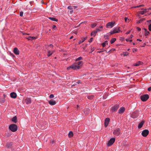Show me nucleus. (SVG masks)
I'll list each match as a JSON object with an SVG mask.
<instances>
[{
    "label": "nucleus",
    "instance_id": "f257e3e1",
    "mask_svg": "<svg viewBox=\"0 0 151 151\" xmlns=\"http://www.w3.org/2000/svg\"><path fill=\"white\" fill-rule=\"evenodd\" d=\"M83 64V62L82 61H78L72 65L68 67L67 69L68 70L71 68L73 70H76L79 69V68Z\"/></svg>",
    "mask_w": 151,
    "mask_h": 151
},
{
    "label": "nucleus",
    "instance_id": "f03ea898",
    "mask_svg": "<svg viewBox=\"0 0 151 151\" xmlns=\"http://www.w3.org/2000/svg\"><path fill=\"white\" fill-rule=\"evenodd\" d=\"M9 128L12 131L15 132L17 130V127L15 124H12L9 126Z\"/></svg>",
    "mask_w": 151,
    "mask_h": 151
},
{
    "label": "nucleus",
    "instance_id": "7ed1b4c3",
    "mask_svg": "<svg viewBox=\"0 0 151 151\" xmlns=\"http://www.w3.org/2000/svg\"><path fill=\"white\" fill-rule=\"evenodd\" d=\"M115 24V22H109L106 24V27L108 28H111L113 27Z\"/></svg>",
    "mask_w": 151,
    "mask_h": 151
},
{
    "label": "nucleus",
    "instance_id": "20e7f679",
    "mask_svg": "<svg viewBox=\"0 0 151 151\" xmlns=\"http://www.w3.org/2000/svg\"><path fill=\"white\" fill-rule=\"evenodd\" d=\"M149 96L147 94L141 96V99L143 101H145L149 98Z\"/></svg>",
    "mask_w": 151,
    "mask_h": 151
},
{
    "label": "nucleus",
    "instance_id": "39448f33",
    "mask_svg": "<svg viewBox=\"0 0 151 151\" xmlns=\"http://www.w3.org/2000/svg\"><path fill=\"white\" fill-rule=\"evenodd\" d=\"M114 134L116 136H119L120 134V130L119 128L115 129L113 132Z\"/></svg>",
    "mask_w": 151,
    "mask_h": 151
},
{
    "label": "nucleus",
    "instance_id": "423d86ee",
    "mask_svg": "<svg viewBox=\"0 0 151 151\" xmlns=\"http://www.w3.org/2000/svg\"><path fill=\"white\" fill-rule=\"evenodd\" d=\"M115 140V139L114 138H112L111 139L108 143V146H109L112 145L114 142Z\"/></svg>",
    "mask_w": 151,
    "mask_h": 151
},
{
    "label": "nucleus",
    "instance_id": "0eeeda50",
    "mask_svg": "<svg viewBox=\"0 0 151 151\" xmlns=\"http://www.w3.org/2000/svg\"><path fill=\"white\" fill-rule=\"evenodd\" d=\"M119 27H118L117 29L116 28H114L113 31L110 32L111 34H113L115 33L119 32L120 31L119 29Z\"/></svg>",
    "mask_w": 151,
    "mask_h": 151
},
{
    "label": "nucleus",
    "instance_id": "6e6552de",
    "mask_svg": "<svg viewBox=\"0 0 151 151\" xmlns=\"http://www.w3.org/2000/svg\"><path fill=\"white\" fill-rule=\"evenodd\" d=\"M149 134V131L147 130H143L142 133V135L144 137H146Z\"/></svg>",
    "mask_w": 151,
    "mask_h": 151
},
{
    "label": "nucleus",
    "instance_id": "1a4fd4ad",
    "mask_svg": "<svg viewBox=\"0 0 151 151\" xmlns=\"http://www.w3.org/2000/svg\"><path fill=\"white\" fill-rule=\"evenodd\" d=\"M99 31H100L99 29L98 28L96 29L95 30H94L91 32V36H95L97 33Z\"/></svg>",
    "mask_w": 151,
    "mask_h": 151
},
{
    "label": "nucleus",
    "instance_id": "9d476101",
    "mask_svg": "<svg viewBox=\"0 0 151 151\" xmlns=\"http://www.w3.org/2000/svg\"><path fill=\"white\" fill-rule=\"evenodd\" d=\"M110 119L109 118H106L105 121L104 126L105 127H106L108 125L110 121Z\"/></svg>",
    "mask_w": 151,
    "mask_h": 151
},
{
    "label": "nucleus",
    "instance_id": "9b49d317",
    "mask_svg": "<svg viewBox=\"0 0 151 151\" xmlns=\"http://www.w3.org/2000/svg\"><path fill=\"white\" fill-rule=\"evenodd\" d=\"M138 116V113L137 111H136L133 112L132 114V117L133 118H135Z\"/></svg>",
    "mask_w": 151,
    "mask_h": 151
},
{
    "label": "nucleus",
    "instance_id": "f8f14e48",
    "mask_svg": "<svg viewBox=\"0 0 151 151\" xmlns=\"http://www.w3.org/2000/svg\"><path fill=\"white\" fill-rule=\"evenodd\" d=\"M119 108V105H116L112 108L111 109V111L112 112H114L115 111H116Z\"/></svg>",
    "mask_w": 151,
    "mask_h": 151
},
{
    "label": "nucleus",
    "instance_id": "ddd939ff",
    "mask_svg": "<svg viewBox=\"0 0 151 151\" xmlns=\"http://www.w3.org/2000/svg\"><path fill=\"white\" fill-rule=\"evenodd\" d=\"M13 51L15 54L16 55H18L19 54V51L17 48H14V49Z\"/></svg>",
    "mask_w": 151,
    "mask_h": 151
},
{
    "label": "nucleus",
    "instance_id": "4468645a",
    "mask_svg": "<svg viewBox=\"0 0 151 151\" xmlns=\"http://www.w3.org/2000/svg\"><path fill=\"white\" fill-rule=\"evenodd\" d=\"M143 63L142 62L140 61H138L137 63L134 64L133 65L134 66H139V65H142L143 64Z\"/></svg>",
    "mask_w": 151,
    "mask_h": 151
},
{
    "label": "nucleus",
    "instance_id": "2eb2a0df",
    "mask_svg": "<svg viewBox=\"0 0 151 151\" xmlns=\"http://www.w3.org/2000/svg\"><path fill=\"white\" fill-rule=\"evenodd\" d=\"M125 109L124 107L120 108L119 110V113L120 114H122L124 111Z\"/></svg>",
    "mask_w": 151,
    "mask_h": 151
},
{
    "label": "nucleus",
    "instance_id": "dca6fc26",
    "mask_svg": "<svg viewBox=\"0 0 151 151\" xmlns=\"http://www.w3.org/2000/svg\"><path fill=\"white\" fill-rule=\"evenodd\" d=\"M49 102L50 104L52 105H54L56 104V101L53 99H51L49 101Z\"/></svg>",
    "mask_w": 151,
    "mask_h": 151
},
{
    "label": "nucleus",
    "instance_id": "f3484780",
    "mask_svg": "<svg viewBox=\"0 0 151 151\" xmlns=\"http://www.w3.org/2000/svg\"><path fill=\"white\" fill-rule=\"evenodd\" d=\"M17 95L14 92H12L10 93L11 97L13 98H15L17 97Z\"/></svg>",
    "mask_w": 151,
    "mask_h": 151
},
{
    "label": "nucleus",
    "instance_id": "a211bd4d",
    "mask_svg": "<svg viewBox=\"0 0 151 151\" xmlns=\"http://www.w3.org/2000/svg\"><path fill=\"white\" fill-rule=\"evenodd\" d=\"M25 101L27 104H29L31 103V100L30 98H27L26 99Z\"/></svg>",
    "mask_w": 151,
    "mask_h": 151
},
{
    "label": "nucleus",
    "instance_id": "6ab92c4d",
    "mask_svg": "<svg viewBox=\"0 0 151 151\" xmlns=\"http://www.w3.org/2000/svg\"><path fill=\"white\" fill-rule=\"evenodd\" d=\"M77 8V7L76 6H69L68 7V9L70 10H73V9H75L76 8Z\"/></svg>",
    "mask_w": 151,
    "mask_h": 151
},
{
    "label": "nucleus",
    "instance_id": "aec40b11",
    "mask_svg": "<svg viewBox=\"0 0 151 151\" xmlns=\"http://www.w3.org/2000/svg\"><path fill=\"white\" fill-rule=\"evenodd\" d=\"M144 123V122L143 121H142L138 125V127L139 129L141 128L142 126Z\"/></svg>",
    "mask_w": 151,
    "mask_h": 151
},
{
    "label": "nucleus",
    "instance_id": "412c9836",
    "mask_svg": "<svg viewBox=\"0 0 151 151\" xmlns=\"http://www.w3.org/2000/svg\"><path fill=\"white\" fill-rule=\"evenodd\" d=\"M12 144L11 142L8 143L6 144V147L8 148H10L12 147Z\"/></svg>",
    "mask_w": 151,
    "mask_h": 151
},
{
    "label": "nucleus",
    "instance_id": "4be33fe9",
    "mask_svg": "<svg viewBox=\"0 0 151 151\" xmlns=\"http://www.w3.org/2000/svg\"><path fill=\"white\" fill-rule=\"evenodd\" d=\"M147 9H145L139 12V13L141 14H143L146 12Z\"/></svg>",
    "mask_w": 151,
    "mask_h": 151
},
{
    "label": "nucleus",
    "instance_id": "5701e85b",
    "mask_svg": "<svg viewBox=\"0 0 151 151\" xmlns=\"http://www.w3.org/2000/svg\"><path fill=\"white\" fill-rule=\"evenodd\" d=\"M89 110L88 108L85 109L83 110V112L85 114H87L89 113Z\"/></svg>",
    "mask_w": 151,
    "mask_h": 151
},
{
    "label": "nucleus",
    "instance_id": "b1692460",
    "mask_svg": "<svg viewBox=\"0 0 151 151\" xmlns=\"http://www.w3.org/2000/svg\"><path fill=\"white\" fill-rule=\"evenodd\" d=\"M48 18L52 21L55 22H57L58 21V20L57 19L54 17H49Z\"/></svg>",
    "mask_w": 151,
    "mask_h": 151
},
{
    "label": "nucleus",
    "instance_id": "393cba45",
    "mask_svg": "<svg viewBox=\"0 0 151 151\" xmlns=\"http://www.w3.org/2000/svg\"><path fill=\"white\" fill-rule=\"evenodd\" d=\"M12 122H14L15 123H16L17 122V118L16 116H15L14 117H13L12 118Z\"/></svg>",
    "mask_w": 151,
    "mask_h": 151
},
{
    "label": "nucleus",
    "instance_id": "a878e982",
    "mask_svg": "<svg viewBox=\"0 0 151 151\" xmlns=\"http://www.w3.org/2000/svg\"><path fill=\"white\" fill-rule=\"evenodd\" d=\"M108 41H105L102 44V46L103 47H104L106 45H108Z\"/></svg>",
    "mask_w": 151,
    "mask_h": 151
},
{
    "label": "nucleus",
    "instance_id": "bb28decb",
    "mask_svg": "<svg viewBox=\"0 0 151 151\" xmlns=\"http://www.w3.org/2000/svg\"><path fill=\"white\" fill-rule=\"evenodd\" d=\"M27 39L29 40H32L35 39V37H34L29 36L28 37Z\"/></svg>",
    "mask_w": 151,
    "mask_h": 151
},
{
    "label": "nucleus",
    "instance_id": "cd10ccee",
    "mask_svg": "<svg viewBox=\"0 0 151 151\" xmlns=\"http://www.w3.org/2000/svg\"><path fill=\"white\" fill-rule=\"evenodd\" d=\"M144 30L145 31V36L148 35L150 34V32L148 31H147V29H144Z\"/></svg>",
    "mask_w": 151,
    "mask_h": 151
},
{
    "label": "nucleus",
    "instance_id": "c85d7f7f",
    "mask_svg": "<svg viewBox=\"0 0 151 151\" xmlns=\"http://www.w3.org/2000/svg\"><path fill=\"white\" fill-rule=\"evenodd\" d=\"M5 101V99L4 98H1L0 99V102L1 103H3Z\"/></svg>",
    "mask_w": 151,
    "mask_h": 151
},
{
    "label": "nucleus",
    "instance_id": "c756f323",
    "mask_svg": "<svg viewBox=\"0 0 151 151\" xmlns=\"http://www.w3.org/2000/svg\"><path fill=\"white\" fill-rule=\"evenodd\" d=\"M86 40V39L84 38H82V40H80L78 42V44H80L81 43L83 42Z\"/></svg>",
    "mask_w": 151,
    "mask_h": 151
},
{
    "label": "nucleus",
    "instance_id": "7c9ffc66",
    "mask_svg": "<svg viewBox=\"0 0 151 151\" xmlns=\"http://www.w3.org/2000/svg\"><path fill=\"white\" fill-rule=\"evenodd\" d=\"M73 132L71 131H70L69 132L68 134V136L69 137H73Z\"/></svg>",
    "mask_w": 151,
    "mask_h": 151
},
{
    "label": "nucleus",
    "instance_id": "2f4dec72",
    "mask_svg": "<svg viewBox=\"0 0 151 151\" xmlns=\"http://www.w3.org/2000/svg\"><path fill=\"white\" fill-rule=\"evenodd\" d=\"M94 97V96L93 95H91L90 96H88V98L89 99H93V97Z\"/></svg>",
    "mask_w": 151,
    "mask_h": 151
},
{
    "label": "nucleus",
    "instance_id": "473e14b6",
    "mask_svg": "<svg viewBox=\"0 0 151 151\" xmlns=\"http://www.w3.org/2000/svg\"><path fill=\"white\" fill-rule=\"evenodd\" d=\"M116 40V39L115 38H113L111 39L110 41L111 43V44L113 43Z\"/></svg>",
    "mask_w": 151,
    "mask_h": 151
},
{
    "label": "nucleus",
    "instance_id": "72a5a7b5",
    "mask_svg": "<svg viewBox=\"0 0 151 151\" xmlns=\"http://www.w3.org/2000/svg\"><path fill=\"white\" fill-rule=\"evenodd\" d=\"M52 54V52H51V51H49L47 53V55L48 56H50V55H51Z\"/></svg>",
    "mask_w": 151,
    "mask_h": 151
},
{
    "label": "nucleus",
    "instance_id": "f704fd0d",
    "mask_svg": "<svg viewBox=\"0 0 151 151\" xmlns=\"http://www.w3.org/2000/svg\"><path fill=\"white\" fill-rule=\"evenodd\" d=\"M96 25V23H93L91 24V27L92 28H94L95 27Z\"/></svg>",
    "mask_w": 151,
    "mask_h": 151
},
{
    "label": "nucleus",
    "instance_id": "c9c22d12",
    "mask_svg": "<svg viewBox=\"0 0 151 151\" xmlns=\"http://www.w3.org/2000/svg\"><path fill=\"white\" fill-rule=\"evenodd\" d=\"M129 53L127 52H125L123 53V55L124 56H127L128 55Z\"/></svg>",
    "mask_w": 151,
    "mask_h": 151
},
{
    "label": "nucleus",
    "instance_id": "e433bc0d",
    "mask_svg": "<svg viewBox=\"0 0 151 151\" xmlns=\"http://www.w3.org/2000/svg\"><path fill=\"white\" fill-rule=\"evenodd\" d=\"M82 57H80L79 58H78L77 59H76V61H77V60H82Z\"/></svg>",
    "mask_w": 151,
    "mask_h": 151
},
{
    "label": "nucleus",
    "instance_id": "4c0bfd02",
    "mask_svg": "<svg viewBox=\"0 0 151 151\" xmlns=\"http://www.w3.org/2000/svg\"><path fill=\"white\" fill-rule=\"evenodd\" d=\"M125 20L126 22H129V20L127 17L125 18Z\"/></svg>",
    "mask_w": 151,
    "mask_h": 151
},
{
    "label": "nucleus",
    "instance_id": "58836bf2",
    "mask_svg": "<svg viewBox=\"0 0 151 151\" xmlns=\"http://www.w3.org/2000/svg\"><path fill=\"white\" fill-rule=\"evenodd\" d=\"M54 97V96L53 94H51L49 96V97L50 99L53 98Z\"/></svg>",
    "mask_w": 151,
    "mask_h": 151
},
{
    "label": "nucleus",
    "instance_id": "ea45409f",
    "mask_svg": "<svg viewBox=\"0 0 151 151\" xmlns=\"http://www.w3.org/2000/svg\"><path fill=\"white\" fill-rule=\"evenodd\" d=\"M129 39L130 38H128V39H126V41L128 42V41H129V42H132V40H129Z\"/></svg>",
    "mask_w": 151,
    "mask_h": 151
},
{
    "label": "nucleus",
    "instance_id": "a19ab883",
    "mask_svg": "<svg viewBox=\"0 0 151 151\" xmlns=\"http://www.w3.org/2000/svg\"><path fill=\"white\" fill-rule=\"evenodd\" d=\"M149 29L150 31H151V24L149 25Z\"/></svg>",
    "mask_w": 151,
    "mask_h": 151
},
{
    "label": "nucleus",
    "instance_id": "79ce46f5",
    "mask_svg": "<svg viewBox=\"0 0 151 151\" xmlns=\"http://www.w3.org/2000/svg\"><path fill=\"white\" fill-rule=\"evenodd\" d=\"M23 15V12H21L20 13L19 15L20 16L22 17Z\"/></svg>",
    "mask_w": 151,
    "mask_h": 151
},
{
    "label": "nucleus",
    "instance_id": "37998d69",
    "mask_svg": "<svg viewBox=\"0 0 151 151\" xmlns=\"http://www.w3.org/2000/svg\"><path fill=\"white\" fill-rule=\"evenodd\" d=\"M148 90L149 91H151V86L149 87L148 89Z\"/></svg>",
    "mask_w": 151,
    "mask_h": 151
},
{
    "label": "nucleus",
    "instance_id": "c03bdc74",
    "mask_svg": "<svg viewBox=\"0 0 151 151\" xmlns=\"http://www.w3.org/2000/svg\"><path fill=\"white\" fill-rule=\"evenodd\" d=\"M130 32V31H129L127 32L126 33V34H129Z\"/></svg>",
    "mask_w": 151,
    "mask_h": 151
},
{
    "label": "nucleus",
    "instance_id": "a18cd8bd",
    "mask_svg": "<svg viewBox=\"0 0 151 151\" xmlns=\"http://www.w3.org/2000/svg\"><path fill=\"white\" fill-rule=\"evenodd\" d=\"M137 30L138 31H140L141 30V28H139V27H137Z\"/></svg>",
    "mask_w": 151,
    "mask_h": 151
},
{
    "label": "nucleus",
    "instance_id": "49530a36",
    "mask_svg": "<svg viewBox=\"0 0 151 151\" xmlns=\"http://www.w3.org/2000/svg\"><path fill=\"white\" fill-rule=\"evenodd\" d=\"M92 40H93V38H90V40L89 41V42H91L92 41Z\"/></svg>",
    "mask_w": 151,
    "mask_h": 151
},
{
    "label": "nucleus",
    "instance_id": "de8ad7c7",
    "mask_svg": "<svg viewBox=\"0 0 151 151\" xmlns=\"http://www.w3.org/2000/svg\"><path fill=\"white\" fill-rule=\"evenodd\" d=\"M70 13V14H72V13L73 12V10H70V11L69 12Z\"/></svg>",
    "mask_w": 151,
    "mask_h": 151
},
{
    "label": "nucleus",
    "instance_id": "09e8293b",
    "mask_svg": "<svg viewBox=\"0 0 151 151\" xmlns=\"http://www.w3.org/2000/svg\"><path fill=\"white\" fill-rule=\"evenodd\" d=\"M49 46H50V47H53V46L52 44H50L49 45Z\"/></svg>",
    "mask_w": 151,
    "mask_h": 151
},
{
    "label": "nucleus",
    "instance_id": "8fccbe9b",
    "mask_svg": "<svg viewBox=\"0 0 151 151\" xmlns=\"http://www.w3.org/2000/svg\"><path fill=\"white\" fill-rule=\"evenodd\" d=\"M55 27H56V26L55 25H54L53 26L52 28H55Z\"/></svg>",
    "mask_w": 151,
    "mask_h": 151
},
{
    "label": "nucleus",
    "instance_id": "3c124183",
    "mask_svg": "<svg viewBox=\"0 0 151 151\" xmlns=\"http://www.w3.org/2000/svg\"><path fill=\"white\" fill-rule=\"evenodd\" d=\"M137 41H140V42L142 41V40H140V39H137Z\"/></svg>",
    "mask_w": 151,
    "mask_h": 151
},
{
    "label": "nucleus",
    "instance_id": "603ef678",
    "mask_svg": "<svg viewBox=\"0 0 151 151\" xmlns=\"http://www.w3.org/2000/svg\"><path fill=\"white\" fill-rule=\"evenodd\" d=\"M77 83H78V84H79L81 83V82H80V80H79L78 81V82Z\"/></svg>",
    "mask_w": 151,
    "mask_h": 151
},
{
    "label": "nucleus",
    "instance_id": "864d4df0",
    "mask_svg": "<svg viewBox=\"0 0 151 151\" xmlns=\"http://www.w3.org/2000/svg\"><path fill=\"white\" fill-rule=\"evenodd\" d=\"M133 37V35H131V36L130 37H129V38H132Z\"/></svg>",
    "mask_w": 151,
    "mask_h": 151
},
{
    "label": "nucleus",
    "instance_id": "5fc2aeb1",
    "mask_svg": "<svg viewBox=\"0 0 151 151\" xmlns=\"http://www.w3.org/2000/svg\"><path fill=\"white\" fill-rule=\"evenodd\" d=\"M74 33L75 34H77V32L76 31H75V32H74Z\"/></svg>",
    "mask_w": 151,
    "mask_h": 151
},
{
    "label": "nucleus",
    "instance_id": "6e6d98bb",
    "mask_svg": "<svg viewBox=\"0 0 151 151\" xmlns=\"http://www.w3.org/2000/svg\"><path fill=\"white\" fill-rule=\"evenodd\" d=\"M73 38V36H71L70 37V39H71L72 38Z\"/></svg>",
    "mask_w": 151,
    "mask_h": 151
},
{
    "label": "nucleus",
    "instance_id": "4d7b16f0",
    "mask_svg": "<svg viewBox=\"0 0 151 151\" xmlns=\"http://www.w3.org/2000/svg\"><path fill=\"white\" fill-rule=\"evenodd\" d=\"M135 50V51H137V49H136Z\"/></svg>",
    "mask_w": 151,
    "mask_h": 151
},
{
    "label": "nucleus",
    "instance_id": "13d9d810",
    "mask_svg": "<svg viewBox=\"0 0 151 151\" xmlns=\"http://www.w3.org/2000/svg\"><path fill=\"white\" fill-rule=\"evenodd\" d=\"M141 6V5H140L139 6H137V7H140Z\"/></svg>",
    "mask_w": 151,
    "mask_h": 151
},
{
    "label": "nucleus",
    "instance_id": "bf43d9fd",
    "mask_svg": "<svg viewBox=\"0 0 151 151\" xmlns=\"http://www.w3.org/2000/svg\"><path fill=\"white\" fill-rule=\"evenodd\" d=\"M101 28H102V26H101V27H100Z\"/></svg>",
    "mask_w": 151,
    "mask_h": 151
},
{
    "label": "nucleus",
    "instance_id": "052dcab7",
    "mask_svg": "<svg viewBox=\"0 0 151 151\" xmlns=\"http://www.w3.org/2000/svg\"><path fill=\"white\" fill-rule=\"evenodd\" d=\"M133 45H135V43H133Z\"/></svg>",
    "mask_w": 151,
    "mask_h": 151
},
{
    "label": "nucleus",
    "instance_id": "680f3d73",
    "mask_svg": "<svg viewBox=\"0 0 151 151\" xmlns=\"http://www.w3.org/2000/svg\"><path fill=\"white\" fill-rule=\"evenodd\" d=\"M101 52V51H99V52Z\"/></svg>",
    "mask_w": 151,
    "mask_h": 151
},
{
    "label": "nucleus",
    "instance_id": "e2e57ef3",
    "mask_svg": "<svg viewBox=\"0 0 151 151\" xmlns=\"http://www.w3.org/2000/svg\"><path fill=\"white\" fill-rule=\"evenodd\" d=\"M129 49H128V51H129Z\"/></svg>",
    "mask_w": 151,
    "mask_h": 151
},
{
    "label": "nucleus",
    "instance_id": "0e129e2a",
    "mask_svg": "<svg viewBox=\"0 0 151 151\" xmlns=\"http://www.w3.org/2000/svg\"><path fill=\"white\" fill-rule=\"evenodd\" d=\"M150 21H151V20H150Z\"/></svg>",
    "mask_w": 151,
    "mask_h": 151
}]
</instances>
